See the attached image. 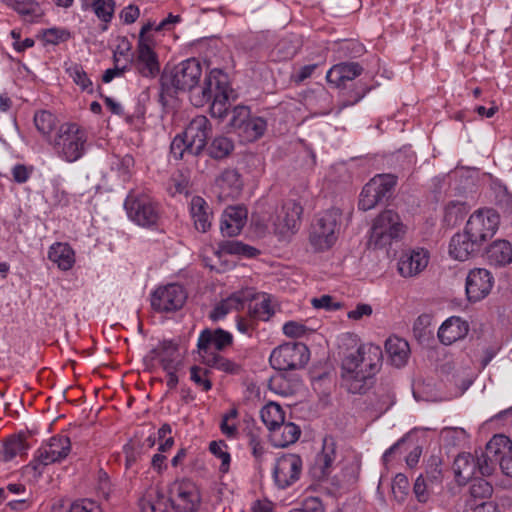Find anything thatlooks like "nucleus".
<instances>
[{
	"mask_svg": "<svg viewBox=\"0 0 512 512\" xmlns=\"http://www.w3.org/2000/svg\"><path fill=\"white\" fill-rule=\"evenodd\" d=\"M233 341V337L231 333L217 328L212 331L210 329H204L198 338L197 347L199 353L204 356V354H209V350L211 345L215 347L216 350L222 351L227 346L231 345Z\"/></svg>",
	"mask_w": 512,
	"mask_h": 512,
	"instance_id": "obj_21",
	"label": "nucleus"
},
{
	"mask_svg": "<svg viewBox=\"0 0 512 512\" xmlns=\"http://www.w3.org/2000/svg\"><path fill=\"white\" fill-rule=\"evenodd\" d=\"M311 304L316 309H325L327 311H336L341 308V303L334 302L330 295H322L319 298H313Z\"/></svg>",
	"mask_w": 512,
	"mask_h": 512,
	"instance_id": "obj_60",
	"label": "nucleus"
},
{
	"mask_svg": "<svg viewBox=\"0 0 512 512\" xmlns=\"http://www.w3.org/2000/svg\"><path fill=\"white\" fill-rule=\"evenodd\" d=\"M494 284V278L485 268H474L466 277L465 290L470 302H478L489 295Z\"/></svg>",
	"mask_w": 512,
	"mask_h": 512,
	"instance_id": "obj_16",
	"label": "nucleus"
},
{
	"mask_svg": "<svg viewBox=\"0 0 512 512\" xmlns=\"http://www.w3.org/2000/svg\"><path fill=\"white\" fill-rule=\"evenodd\" d=\"M413 492L420 503H426L431 495L437 494L435 491H430V485L424 480L423 474L416 478Z\"/></svg>",
	"mask_w": 512,
	"mask_h": 512,
	"instance_id": "obj_51",
	"label": "nucleus"
},
{
	"mask_svg": "<svg viewBox=\"0 0 512 512\" xmlns=\"http://www.w3.org/2000/svg\"><path fill=\"white\" fill-rule=\"evenodd\" d=\"M302 212L303 208L295 201L285 202L274 221L275 230L280 234L294 230L300 221Z\"/></svg>",
	"mask_w": 512,
	"mask_h": 512,
	"instance_id": "obj_22",
	"label": "nucleus"
},
{
	"mask_svg": "<svg viewBox=\"0 0 512 512\" xmlns=\"http://www.w3.org/2000/svg\"><path fill=\"white\" fill-rule=\"evenodd\" d=\"M234 150V142L226 136H216L208 144L204 151L214 160H222L231 155Z\"/></svg>",
	"mask_w": 512,
	"mask_h": 512,
	"instance_id": "obj_33",
	"label": "nucleus"
},
{
	"mask_svg": "<svg viewBox=\"0 0 512 512\" xmlns=\"http://www.w3.org/2000/svg\"><path fill=\"white\" fill-rule=\"evenodd\" d=\"M190 213L196 230L205 233L211 228L213 212L209 204L202 197H192Z\"/></svg>",
	"mask_w": 512,
	"mask_h": 512,
	"instance_id": "obj_24",
	"label": "nucleus"
},
{
	"mask_svg": "<svg viewBox=\"0 0 512 512\" xmlns=\"http://www.w3.org/2000/svg\"><path fill=\"white\" fill-rule=\"evenodd\" d=\"M301 434L300 428L292 422H283L270 433L273 446L284 448L295 443Z\"/></svg>",
	"mask_w": 512,
	"mask_h": 512,
	"instance_id": "obj_27",
	"label": "nucleus"
},
{
	"mask_svg": "<svg viewBox=\"0 0 512 512\" xmlns=\"http://www.w3.org/2000/svg\"><path fill=\"white\" fill-rule=\"evenodd\" d=\"M208 359L206 360V364L210 367L217 368L219 370L225 372H233L235 369V364L228 359L220 356L219 354L209 353L206 354Z\"/></svg>",
	"mask_w": 512,
	"mask_h": 512,
	"instance_id": "obj_54",
	"label": "nucleus"
},
{
	"mask_svg": "<svg viewBox=\"0 0 512 512\" xmlns=\"http://www.w3.org/2000/svg\"><path fill=\"white\" fill-rule=\"evenodd\" d=\"M370 90V87H368L365 84H357L355 89L352 91V94L349 99L343 100L339 104V109H344L346 107L352 106L356 103H358Z\"/></svg>",
	"mask_w": 512,
	"mask_h": 512,
	"instance_id": "obj_58",
	"label": "nucleus"
},
{
	"mask_svg": "<svg viewBox=\"0 0 512 512\" xmlns=\"http://www.w3.org/2000/svg\"><path fill=\"white\" fill-rule=\"evenodd\" d=\"M249 311L253 314V316L259 320L267 321L274 314V311L271 307L270 299L263 296L260 300L255 301L252 305L249 304Z\"/></svg>",
	"mask_w": 512,
	"mask_h": 512,
	"instance_id": "obj_46",
	"label": "nucleus"
},
{
	"mask_svg": "<svg viewBox=\"0 0 512 512\" xmlns=\"http://www.w3.org/2000/svg\"><path fill=\"white\" fill-rule=\"evenodd\" d=\"M347 347H341L342 379L350 393L365 394L374 385V375L379 370L382 351L378 346L358 343L356 335L347 334Z\"/></svg>",
	"mask_w": 512,
	"mask_h": 512,
	"instance_id": "obj_1",
	"label": "nucleus"
},
{
	"mask_svg": "<svg viewBox=\"0 0 512 512\" xmlns=\"http://www.w3.org/2000/svg\"><path fill=\"white\" fill-rule=\"evenodd\" d=\"M266 127L267 123L263 118L250 116L238 134L246 141H254L264 134Z\"/></svg>",
	"mask_w": 512,
	"mask_h": 512,
	"instance_id": "obj_39",
	"label": "nucleus"
},
{
	"mask_svg": "<svg viewBox=\"0 0 512 512\" xmlns=\"http://www.w3.org/2000/svg\"><path fill=\"white\" fill-rule=\"evenodd\" d=\"M67 73L73 79L75 84L81 87L82 90L89 93L93 92L92 82L84 71L83 67L79 64H73L67 68Z\"/></svg>",
	"mask_w": 512,
	"mask_h": 512,
	"instance_id": "obj_44",
	"label": "nucleus"
},
{
	"mask_svg": "<svg viewBox=\"0 0 512 512\" xmlns=\"http://www.w3.org/2000/svg\"><path fill=\"white\" fill-rule=\"evenodd\" d=\"M91 5L100 20L105 23L111 21L115 8L114 0H93Z\"/></svg>",
	"mask_w": 512,
	"mask_h": 512,
	"instance_id": "obj_48",
	"label": "nucleus"
},
{
	"mask_svg": "<svg viewBox=\"0 0 512 512\" xmlns=\"http://www.w3.org/2000/svg\"><path fill=\"white\" fill-rule=\"evenodd\" d=\"M477 462L470 453L459 454L453 463L455 477L460 484H465L476 476Z\"/></svg>",
	"mask_w": 512,
	"mask_h": 512,
	"instance_id": "obj_30",
	"label": "nucleus"
},
{
	"mask_svg": "<svg viewBox=\"0 0 512 512\" xmlns=\"http://www.w3.org/2000/svg\"><path fill=\"white\" fill-rule=\"evenodd\" d=\"M169 499L158 488H150L139 501L141 512H170Z\"/></svg>",
	"mask_w": 512,
	"mask_h": 512,
	"instance_id": "obj_28",
	"label": "nucleus"
},
{
	"mask_svg": "<svg viewBox=\"0 0 512 512\" xmlns=\"http://www.w3.org/2000/svg\"><path fill=\"white\" fill-rule=\"evenodd\" d=\"M170 152L176 160L183 159L185 154L190 155V145L182 133L174 137Z\"/></svg>",
	"mask_w": 512,
	"mask_h": 512,
	"instance_id": "obj_53",
	"label": "nucleus"
},
{
	"mask_svg": "<svg viewBox=\"0 0 512 512\" xmlns=\"http://www.w3.org/2000/svg\"><path fill=\"white\" fill-rule=\"evenodd\" d=\"M243 308V300L239 295H232L218 303L210 313V318L217 321L226 316L231 310Z\"/></svg>",
	"mask_w": 512,
	"mask_h": 512,
	"instance_id": "obj_41",
	"label": "nucleus"
},
{
	"mask_svg": "<svg viewBox=\"0 0 512 512\" xmlns=\"http://www.w3.org/2000/svg\"><path fill=\"white\" fill-rule=\"evenodd\" d=\"M499 224V216L492 210L476 211L468 219L465 232L483 248L488 240L496 233Z\"/></svg>",
	"mask_w": 512,
	"mask_h": 512,
	"instance_id": "obj_10",
	"label": "nucleus"
},
{
	"mask_svg": "<svg viewBox=\"0 0 512 512\" xmlns=\"http://www.w3.org/2000/svg\"><path fill=\"white\" fill-rule=\"evenodd\" d=\"M231 114L232 115L229 120L228 126L238 133L241 130L242 126H244L245 123L250 118V109L247 106H235Z\"/></svg>",
	"mask_w": 512,
	"mask_h": 512,
	"instance_id": "obj_47",
	"label": "nucleus"
},
{
	"mask_svg": "<svg viewBox=\"0 0 512 512\" xmlns=\"http://www.w3.org/2000/svg\"><path fill=\"white\" fill-rule=\"evenodd\" d=\"M469 207L460 201H450L445 208L444 222L449 227L456 226L468 213Z\"/></svg>",
	"mask_w": 512,
	"mask_h": 512,
	"instance_id": "obj_40",
	"label": "nucleus"
},
{
	"mask_svg": "<svg viewBox=\"0 0 512 512\" xmlns=\"http://www.w3.org/2000/svg\"><path fill=\"white\" fill-rule=\"evenodd\" d=\"M428 264V257L421 251H409L401 255L398 271L403 277H412L421 272Z\"/></svg>",
	"mask_w": 512,
	"mask_h": 512,
	"instance_id": "obj_25",
	"label": "nucleus"
},
{
	"mask_svg": "<svg viewBox=\"0 0 512 512\" xmlns=\"http://www.w3.org/2000/svg\"><path fill=\"white\" fill-rule=\"evenodd\" d=\"M471 480L469 487L470 496L477 500L486 501L493 494V486L482 477H474Z\"/></svg>",
	"mask_w": 512,
	"mask_h": 512,
	"instance_id": "obj_42",
	"label": "nucleus"
},
{
	"mask_svg": "<svg viewBox=\"0 0 512 512\" xmlns=\"http://www.w3.org/2000/svg\"><path fill=\"white\" fill-rule=\"evenodd\" d=\"M309 357V349L304 343H285L272 351L269 362L276 370L288 371L303 368Z\"/></svg>",
	"mask_w": 512,
	"mask_h": 512,
	"instance_id": "obj_8",
	"label": "nucleus"
},
{
	"mask_svg": "<svg viewBox=\"0 0 512 512\" xmlns=\"http://www.w3.org/2000/svg\"><path fill=\"white\" fill-rule=\"evenodd\" d=\"M385 351L389 356L391 364L397 368L406 365L410 356V347L406 340L393 336L385 342Z\"/></svg>",
	"mask_w": 512,
	"mask_h": 512,
	"instance_id": "obj_26",
	"label": "nucleus"
},
{
	"mask_svg": "<svg viewBox=\"0 0 512 512\" xmlns=\"http://www.w3.org/2000/svg\"><path fill=\"white\" fill-rule=\"evenodd\" d=\"M302 471V460L296 454H284L279 457L273 469L275 484L285 489L295 483Z\"/></svg>",
	"mask_w": 512,
	"mask_h": 512,
	"instance_id": "obj_15",
	"label": "nucleus"
},
{
	"mask_svg": "<svg viewBox=\"0 0 512 512\" xmlns=\"http://www.w3.org/2000/svg\"><path fill=\"white\" fill-rule=\"evenodd\" d=\"M341 212L338 208H331L322 213L312 226L310 243L317 251L329 249L337 239Z\"/></svg>",
	"mask_w": 512,
	"mask_h": 512,
	"instance_id": "obj_7",
	"label": "nucleus"
},
{
	"mask_svg": "<svg viewBox=\"0 0 512 512\" xmlns=\"http://www.w3.org/2000/svg\"><path fill=\"white\" fill-rule=\"evenodd\" d=\"M307 328L305 325L296 321H289L283 326V333L292 338H299L306 334Z\"/></svg>",
	"mask_w": 512,
	"mask_h": 512,
	"instance_id": "obj_61",
	"label": "nucleus"
},
{
	"mask_svg": "<svg viewBox=\"0 0 512 512\" xmlns=\"http://www.w3.org/2000/svg\"><path fill=\"white\" fill-rule=\"evenodd\" d=\"M202 65L196 58L186 59L170 70L164 69L160 82L167 93L189 92L191 96L200 83Z\"/></svg>",
	"mask_w": 512,
	"mask_h": 512,
	"instance_id": "obj_3",
	"label": "nucleus"
},
{
	"mask_svg": "<svg viewBox=\"0 0 512 512\" xmlns=\"http://www.w3.org/2000/svg\"><path fill=\"white\" fill-rule=\"evenodd\" d=\"M363 70L357 62H341L328 70L326 80L337 88H346V83L360 76Z\"/></svg>",
	"mask_w": 512,
	"mask_h": 512,
	"instance_id": "obj_19",
	"label": "nucleus"
},
{
	"mask_svg": "<svg viewBox=\"0 0 512 512\" xmlns=\"http://www.w3.org/2000/svg\"><path fill=\"white\" fill-rule=\"evenodd\" d=\"M483 247L471 239L465 232L455 234L449 243V254L459 261H466L479 255Z\"/></svg>",
	"mask_w": 512,
	"mask_h": 512,
	"instance_id": "obj_18",
	"label": "nucleus"
},
{
	"mask_svg": "<svg viewBox=\"0 0 512 512\" xmlns=\"http://www.w3.org/2000/svg\"><path fill=\"white\" fill-rule=\"evenodd\" d=\"M260 416L270 433L285 421L282 407L275 402L265 405L260 411Z\"/></svg>",
	"mask_w": 512,
	"mask_h": 512,
	"instance_id": "obj_36",
	"label": "nucleus"
},
{
	"mask_svg": "<svg viewBox=\"0 0 512 512\" xmlns=\"http://www.w3.org/2000/svg\"><path fill=\"white\" fill-rule=\"evenodd\" d=\"M132 62L143 77L154 78L160 72L157 55L145 40L138 41L137 56Z\"/></svg>",
	"mask_w": 512,
	"mask_h": 512,
	"instance_id": "obj_17",
	"label": "nucleus"
},
{
	"mask_svg": "<svg viewBox=\"0 0 512 512\" xmlns=\"http://www.w3.org/2000/svg\"><path fill=\"white\" fill-rule=\"evenodd\" d=\"M289 512H325V507L318 497H308L300 508L292 509Z\"/></svg>",
	"mask_w": 512,
	"mask_h": 512,
	"instance_id": "obj_57",
	"label": "nucleus"
},
{
	"mask_svg": "<svg viewBox=\"0 0 512 512\" xmlns=\"http://www.w3.org/2000/svg\"><path fill=\"white\" fill-rule=\"evenodd\" d=\"M224 448H227V445L223 440L212 441L209 444L210 452L221 460V465L219 467L220 472L227 473L229 471L231 457L228 451L224 450Z\"/></svg>",
	"mask_w": 512,
	"mask_h": 512,
	"instance_id": "obj_43",
	"label": "nucleus"
},
{
	"mask_svg": "<svg viewBox=\"0 0 512 512\" xmlns=\"http://www.w3.org/2000/svg\"><path fill=\"white\" fill-rule=\"evenodd\" d=\"M487 456L488 454L483 451L475 458V462H477L476 474L479 473L483 477L492 475L495 471L496 465L498 464L496 458Z\"/></svg>",
	"mask_w": 512,
	"mask_h": 512,
	"instance_id": "obj_49",
	"label": "nucleus"
},
{
	"mask_svg": "<svg viewBox=\"0 0 512 512\" xmlns=\"http://www.w3.org/2000/svg\"><path fill=\"white\" fill-rule=\"evenodd\" d=\"M396 184L397 176L394 174L376 175L363 187L358 208L362 211H368L387 201L392 196Z\"/></svg>",
	"mask_w": 512,
	"mask_h": 512,
	"instance_id": "obj_6",
	"label": "nucleus"
},
{
	"mask_svg": "<svg viewBox=\"0 0 512 512\" xmlns=\"http://www.w3.org/2000/svg\"><path fill=\"white\" fill-rule=\"evenodd\" d=\"M219 181L227 185L233 192H239L242 188L241 175L236 169H226L222 172Z\"/></svg>",
	"mask_w": 512,
	"mask_h": 512,
	"instance_id": "obj_52",
	"label": "nucleus"
},
{
	"mask_svg": "<svg viewBox=\"0 0 512 512\" xmlns=\"http://www.w3.org/2000/svg\"><path fill=\"white\" fill-rule=\"evenodd\" d=\"M340 48L346 56L352 58L362 55L365 51L364 46L356 41H345L341 44Z\"/></svg>",
	"mask_w": 512,
	"mask_h": 512,
	"instance_id": "obj_62",
	"label": "nucleus"
},
{
	"mask_svg": "<svg viewBox=\"0 0 512 512\" xmlns=\"http://www.w3.org/2000/svg\"><path fill=\"white\" fill-rule=\"evenodd\" d=\"M29 448L30 445L27 443L24 434L10 436L4 442L0 458L5 462L11 461L16 456H22L26 454Z\"/></svg>",
	"mask_w": 512,
	"mask_h": 512,
	"instance_id": "obj_32",
	"label": "nucleus"
},
{
	"mask_svg": "<svg viewBox=\"0 0 512 512\" xmlns=\"http://www.w3.org/2000/svg\"><path fill=\"white\" fill-rule=\"evenodd\" d=\"M128 217L143 227H152L157 224L159 211L157 206L146 195L130 193L124 203Z\"/></svg>",
	"mask_w": 512,
	"mask_h": 512,
	"instance_id": "obj_12",
	"label": "nucleus"
},
{
	"mask_svg": "<svg viewBox=\"0 0 512 512\" xmlns=\"http://www.w3.org/2000/svg\"><path fill=\"white\" fill-rule=\"evenodd\" d=\"M69 512H102L101 508L92 501L75 502Z\"/></svg>",
	"mask_w": 512,
	"mask_h": 512,
	"instance_id": "obj_64",
	"label": "nucleus"
},
{
	"mask_svg": "<svg viewBox=\"0 0 512 512\" xmlns=\"http://www.w3.org/2000/svg\"><path fill=\"white\" fill-rule=\"evenodd\" d=\"M34 123L39 132L49 135L56 126V117L48 111H39L34 116Z\"/></svg>",
	"mask_w": 512,
	"mask_h": 512,
	"instance_id": "obj_45",
	"label": "nucleus"
},
{
	"mask_svg": "<svg viewBox=\"0 0 512 512\" xmlns=\"http://www.w3.org/2000/svg\"><path fill=\"white\" fill-rule=\"evenodd\" d=\"M12 7L21 15H34L38 9V4L33 0H10Z\"/></svg>",
	"mask_w": 512,
	"mask_h": 512,
	"instance_id": "obj_59",
	"label": "nucleus"
},
{
	"mask_svg": "<svg viewBox=\"0 0 512 512\" xmlns=\"http://www.w3.org/2000/svg\"><path fill=\"white\" fill-rule=\"evenodd\" d=\"M70 33L67 30L59 28H50L44 31L43 39L48 44H58L69 39Z\"/></svg>",
	"mask_w": 512,
	"mask_h": 512,
	"instance_id": "obj_56",
	"label": "nucleus"
},
{
	"mask_svg": "<svg viewBox=\"0 0 512 512\" xmlns=\"http://www.w3.org/2000/svg\"><path fill=\"white\" fill-rule=\"evenodd\" d=\"M169 501L176 512H197L201 505V494L193 481L184 478L170 485Z\"/></svg>",
	"mask_w": 512,
	"mask_h": 512,
	"instance_id": "obj_9",
	"label": "nucleus"
},
{
	"mask_svg": "<svg viewBox=\"0 0 512 512\" xmlns=\"http://www.w3.org/2000/svg\"><path fill=\"white\" fill-rule=\"evenodd\" d=\"M487 259L495 266H505L512 262V245L507 240H496L486 249Z\"/></svg>",
	"mask_w": 512,
	"mask_h": 512,
	"instance_id": "obj_29",
	"label": "nucleus"
},
{
	"mask_svg": "<svg viewBox=\"0 0 512 512\" xmlns=\"http://www.w3.org/2000/svg\"><path fill=\"white\" fill-rule=\"evenodd\" d=\"M405 233L406 226L399 214L392 209H385L373 220L367 247L374 250L385 248L401 240Z\"/></svg>",
	"mask_w": 512,
	"mask_h": 512,
	"instance_id": "obj_4",
	"label": "nucleus"
},
{
	"mask_svg": "<svg viewBox=\"0 0 512 512\" xmlns=\"http://www.w3.org/2000/svg\"><path fill=\"white\" fill-rule=\"evenodd\" d=\"M247 210L241 206L227 207L221 217L220 230L224 236L233 237L240 234L246 224Z\"/></svg>",
	"mask_w": 512,
	"mask_h": 512,
	"instance_id": "obj_20",
	"label": "nucleus"
},
{
	"mask_svg": "<svg viewBox=\"0 0 512 512\" xmlns=\"http://www.w3.org/2000/svg\"><path fill=\"white\" fill-rule=\"evenodd\" d=\"M212 133V125L204 115H198L191 120L182 133L190 145V155L199 156L207 146V139Z\"/></svg>",
	"mask_w": 512,
	"mask_h": 512,
	"instance_id": "obj_14",
	"label": "nucleus"
},
{
	"mask_svg": "<svg viewBox=\"0 0 512 512\" xmlns=\"http://www.w3.org/2000/svg\"><path fill=\"white\" fill-rule=\"evenodd\" d=\"M442 461L437 456H431L428 460L424 480L430 485V491L439 494L443 489Z\"/></svg>",
	"mask_w": 512,
	"mask_h": 512,
	"instance_id": "obj_34",
	"label": "nucleus"
},
{
	"mask_svg": "<svg viewBox=\"0 0 512 512\" xmlns=\"http://www.w3.org/2000/svg\"><path fill=\"white\" fill-rule=\"evenodd\" d=\"M48 258L64 271L71 269L75 262L74 251L67 243L53 244L48 251Z\"/></svg>",
	"mask_w": 512,
	"mask_h": 512,
	"instance_id": "obj_31",
	"label": "nucleus"
},
{
	"mask_svg": "<svg viewBox=\"0 0 512 512\" xmlns=\"http://www.w3.org/2000/svg\"><path fill=\"white\" fill-rule=\"evenodd\" d=\"M222 253L230 255H239L246 258L256 257L260 251L248 244L236 240L223 241L219 245V251L216 254L220 257Z\"/></svg>",
	"mask_w": 512,
	"mask_h": 512,
	"instance_id": "obj_35",
	"label": "nucleus"
},
{
	"mask_svg": "<svg viewBox=\"0 0 512 512\" xmlns=\"http://www.w3.org/2000/svg\"><path fill=\"white\" fill-rule=\"evenodd\" d=\"M187 300V293L179 284H168L157 288L151 295L152 308L161 313L180 310Z\"/></svg>",
	"mask_w": 512,
	"mask_h": 512,
	"instance_id": "obj_13",
	"label": "nucleus"
},
{
	"mask_svg": "<svg viewBox=\"0 0 512 512\" xmlns=\"http://www.w3.org/2000/svg\"><path fill=\"white\" fill-rule=\"evenodd\" d=\"M32 173V168H28L23 164H17L12 169L13 179L17 183H25Z\"/></svg>",
	"mask_w": 512,
	"mask_h": 512,
	"instance_id": "obj_63",
	"label": "nucleus"
},
{
	"mask_svg": "<svg viewBox=\"0 0 512 512\" xmlns=\"http://www.w3.org/2000/svg\"><path fill=\"white\" fill-rule=\"evenodd\" d=\"M160 363L165 371L178 370L181 365L179 359L178 347L176 344L169 342H163L161 350L159 352Z\"/></svg>",
	"mask_w": 512,
	"mask_h": 512,
	"instance_id": "obj_37",
	"label": "nucleus"
},
{
	"mask_svg": "<svg viewBox=\"0 0 512 512\" xmlns=\"http://www.w3.org/2000/svg\"><path fill=\"white\" fill-rule=\"evenodd\" d=\"M336 458L335 444L332 438H325L323 443V450L316 459V466L320 469L322 477L330 474V469Z\"/></svg>",
	"mask_w": 512,
	"mask_h": 512,
	"instance_id": "obj_38",
	"label": "nucleus"
},
{
	"mask_svg": "<svg viewBox=\"0 0 512 512\" xmlns=\"http://www.w3.org/2000/svg\"><path fill=\"white\" fill-rule=\"evenodd\" d=\"M87 134L75 123L62 124L51 144L56 153L68 162L80 159L85 151Z\"/></svg>",
	"mask_w": 512,
	"mask_h": 512,
	"instance_id": "obj_5",
	"label": "nucleus"
},
{
	"mask_svg": "<svg viewBox=\"0 0 512 512\" xmlns=\"http://www.w3.org/2000/svg\"><path fill=\"white\" fill-rule=\"evenodd\" d=\"M469 331V325L460 317L452 316L440 326L438 338L444 345H450L457 340L463 339Z\"/></svg>",
	"mask_w": 512,
	"mask_h": 512,
	"instance_id": "obj_23",
	"label": "nucleus"
},
{
	"mask_svg": "<svg viewBox=\"0 0 512 512\" xmlns=\"http://www.w3.org/2000/svg\"><path fill=\"white\" fill-rule=\"evenodd\" d=\"M70 451V438L66 435H55L38 449L37 455L29 467L40 475L42 473L40 467L61 462L69 455Z\"/></svg>",
	"mask_w": 512,
	"mask_h": 512,
	"instance_id": "obj_11",
	"label": "nucleus"
},
{
	"mask_svg": "<svg viewBox=\"0 0 512 512\" xmlns=\"http://www.w3.org/2000/svg\"><path fill=\"white\" fill-rule=\"evenodd\" d=\"M207 374V370H202L198 366L191 367V380L199 387H202L203 391H208L212 387V383L207 378Z\"/></svg>",
	"mask_w": 512,
	"mask_h": 512,
	"instance_id": "obj_55",
	"label": "nucleus"
},
{
	"mask_svg": "<svg viewBox=\"0 0 512 512\" xmlns=\"http://www.w3.org/2000/svg\"><path fill=\"white\" fill-rule=\"evenodd\" d=\"M227 75L220 69H213L204 78L203 86L199 92L191 96V102L196 107H201L212 101L210 114L214 118L223 119L229 108Z\"/></svg>",
	"mask_w": 512,
	"mask_h": 512,
	"instance_id": "obj_2",
	"label": "nucleus"
},
{
	"mask_svg": "<svg viewBox=\"0 0 512 512\" xmlns=\"http://www.w3.org/2000/svg\"><path fill=\"white\" fill-rule=\"evenodd\" d=\"M409 487L410 484L407 476L402 473H398L392 482V492L395 499L399 502L404 501L409 493Z\"/></svg>",
	"mask_w": 512,
	"mask_h": 512,
	"instance_id": "obj_50",
	"label": "nucleus"
}]
</instances>
